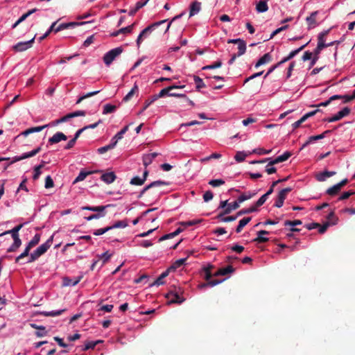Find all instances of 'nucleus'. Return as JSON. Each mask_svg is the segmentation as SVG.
I'll use <instances>...</instances> for the list:
<instances>
[{
	"label": "nucleus",
	"instance_id": "nucleus-1",
	"mask_svg": "<svg viewBox=\"0 0 355 355\" xmlns=\"http://www.w3.org/2000/svg\"><path fill=\"white\" fill-rule=\"evenodd\" d=\"M24 225V223L19 224V225L15 226L12 230L6 231L5 232H3L2 234V235L10 234L12 236V238L14 240L13 243L7 250L8 252H15L21 246V241L19 236V231L23 227Z\"/></svg>",
	"mask_w": 355,
	"mask_h": 355
},
{
	"label": "nucleus",
	"instance_id": "nucleus-2",
	"mask_svg": "<svg viewBox=\"0 0 355 355\" xmlns=\"http://www.w3.org/2000/svg\"><path fill=\"white\" fill-rule=\"evenodd\" d=\"M183 290L182 288L175 286L173 287L166 295L168 300V304H180L185 301V298L182 296Z\"/></svg>",
	"mask_w": 355,
	"mask_h": 355
},
{
	"label": "nucleus",
	"instance_id": "nucleus-3",
	"mask_svg": "<svg viewBox=\"0 0 355 355\" xmlns=\"http://www.w3.org/2000/svg\"><path fill=\"white\" fill-rule=\"evenodd\" d=\"M123 51L122 46L116 47L107 52L103 59L106 66H110L112 62Z\"/></svg>",
	"mask_w": 355,
	"mask_h": 355
},
{
	"label": "nucleus",
	"instance_id": "nucleus-4",
	"mask_svg": "<svg viewBox=\"0 0 355 355\" xmlns=\"http://www.w3.org/2000/svg\"><path fill=\"white\" fill-rule=\"evenodd\" d=\"M166 19L161 20L159 21L155 22L152 24L151 25L147 26L146 28H144L141 33L139 35L137 39V44L139 47L140 46V44L142 42V38L144 37H146L147 35L153 32L154 30H155L157 28H158L160 25L165 24L166 22Z\"/></svg>",
	"mask_w": 355,
	"mask_h": 355
},
{
	"label": "nucleus",
	"instance_id": "nucleus-5",
	"mask_svg": "<svg viewBox=\"0 0 355 355\" xmlns=\"http://www.w3.org/2000/svg\"><path fill=\"white\" fill-rule=\"evenodd\" d=\"M35 35L30 40L26 42H19L12 46V49L16 52L24 51L33 46L35 42Z\"/></svg>",
	"mask_w": 355,
	"mask_h": 355
},
{
	"label": "nucleus",
	"instance_id": "nucleus-6",
	"mask_svg": "<svg viewBox=\"0 0 355 355\" xmlns=\"http://www.w3.org/2000/svg\"><path fill=\"white\" fill-rule=\"evenodd\" d=\"M292 191L291 187H286L285 189H282L277 197L274 206L278 208H280L283 206L284 200L286 199L288 193Z\"/></svg>",
	"mask_w": 355,
	"mask_h": 355
},
{
	"label": "nucleus",
	"instance_id": "nucleus-7",
	"mask_svg": "<svg viewBox=\"0 0 355 355\" xmlns=\"http://www.w3.org/2000/svg\"><path fill=\"white\" fill-rule=\"evenodd\" d=\"M350 112H351L350 108H349L348 107H345L342 110L339 111L334 116H333L331 117H329V118H327V119H324V121H328L329 123L339 121L341 119H343V118L347 116V115H349Z\"/></svg>",
	"mask_w": 355,
	"mask_h": 355
},
{
	"label": "nucleus",
	"instance_id": "nucleus-8",
	"mask_svg": "<svg viewBox=\"0 0 355 355\" xmlns=\"http://www.w3.org/2000/svg\"><path fill=\"white\" fill-rule=\"evenodd\" d=\"M87 22L83 21V22H69V23H63L60 24L58 26H54V28L53 29V31L55 33H58L60 31L69 28H73L75 26L85 24Z\"/></svg>",
	"mask_w": 355,
	"mask_h": 355
},
{
	"label": "nucleus",
	"instance_id": "nucleus-9",
	"mask_svg": "<svg viewBox=\"0 0 355 355\" xmlns=\"http://www.w3.org/2000/svg\"><path fill=\"white\" fill-rule=\"evenodd\" d=\"M168 184L164 181H162V180H157V181H154L153 182H151L150 184H149L148 185L146 186L139 193V194L138 195L137 198H141L144 194L146 193V191H147L148 189L153 188V187H160V186H165V185H168Z\"/></svg>",
	"mask_w": 355,
	"mask_h": 355
},
{
	"label": "nucleus",
	"instance_id": "nucleus-10",
	"mask_svg": "<svg viewBox=\"0 0 355 355\" xmlns=\"http://www.w3.org/2000/svg\"><path fill=\"white\" fill-rule=\"evenodd\" d=\"M67 139V136L62 132H58L54 134L48 140V143L51 145L58 144L61 141H65Z\"/></svg>",
	"mask_w": 355,
	"mask_h": 355
},
{
	"label": "nucleus",
	"instance_id": "nucleus-11",
	"mask_svg": "<svg viewBox=\"0 0 355 355\" xmlns=\"http://www.w3.org/2000/svg\"><path fill=\"white\" fill-rule=\"evenodd\" d=\"M185 85H181V86H176V85H171L168 87L162 89L159 94L154 95V97L156 98V100H157L159 98H162L165 96L166 95L168 96V94H170V92L173 89H178V88H184Z\"/></svg>",
	"mask_w": 355,
	"mask_h": 355
},
{
	"label": "nucleus",
	"instance_id": "nucleus-12",
	"mask_svg": "<svg viewBox=\"0 0 355 355\" xmlns=\"http://www.w3.org/2000/svg\"><path fill=\"white\" fill-rule=\"evenodd\" d=\"M53 240V235H52L44 243L42 244L36 249V251L39 253V254L42 256L49 249L52 244Z\"/></svg>",
	"mask_w": 355,
	"mask_h": 355
},
{
	"label": "nucleus",
	"instance_id": "nucleus-13",
	"mask_svg": "<svg viewBox=\"0 0 355 355\" xmlns=\"http://www.w3.org/2000/svg\"><path fill=\"white\" fill-rule=\"evenodd\" d=\"M291 156V153L288 151L285 152L283 155L277 157L275 159L269 162L268 165H275L286 161Z\"/></svg>",
	"mask_w": 355,
	"mask_h": 355
},
{
	"label": "nucleus",
	"instance_id": "nucleus-14",
	"mask_svg": "<svg viewBox=\"0 0 355 355\" xmlns=\"http://www.w3.org/2000/svg\"><path fill=\"white\" fill-rule=\"evenodd\" d=\"M235 269L232 266H227L225 268L218 269L216 272L214 273V277L224 276L229 273L234 272Z\"/></svg>",
	"mask_w": 355,
	"mask_h": 355
},
{
	"label": "nucleus",
	"instance_id": "nucleus-15",
	"mask_svg": "<svg viewBox=\"0 0 355 355\" xmlns=\"http://www.w3.org/2000/svg\"><path fill=\"white\" fill-rule=\"evenodd\" d=\"M269 232L266 230H260L257 232V237L253 239V242L258 243H262L268 241V237L263 236V235H268Z\"/></svg>",
	"mask_w": 355,
	"mask_h": 355
},
{
	"label": "nucleus",
	"instance_id": "nucleus-16",
	"mask_svg": "<svg viewBox=\"0 0 355 355\" xmlns=\"http://www.w3.org/2000/svg\"><path fill=\"white\" fill-rule=\"evenodd\" d=\"M116 178V176L114 172L103 173L101 177V179L107 184L112 183Z\"/></svg>",
	"mask_w": 355,
	"mask_h": 355
},
{
	"label": "nucleus",
	"instance_id": "nucleus-17",
	"mask_svg": "<svg viewBox=\"0 0 355 355\" xmlns=\"http://www.w3.org/2000/svg\"><path fill=\"white\" fill-rule=\"evenodd\" d=\"M330 132H331V130H326L320 135L311 136L310 137H309V139L306 141V142L303 144L302 148L305 147L306 146L309 145V144H311L315 141L323 139L325 135L329 133Z\"/></svg>",
	"mask_w": 355,
	"mask_h": 355
},
{
	"label": "nucleus",
	"instance_id": "nucleus-18",
	"mask_svg": "<svg viewBox=\"0 0 355 355\" xmlns=\"http://www.w3.org/2000/svg\"><path fill=\"white\" fill-rule=\"evenodd\" d=\"M82 277H78L74 279H71L69 277H64L63 278V286H76V284H78L80 279H81Z\"/></svg>",
	"mask_w": 355,
	"mask_h": 355
},
{
	"label": "nucleus",
	"instance_id": "nucleus-19",
	"mask_svg": "<svg viewBox=\"0 0 355 355\" xmlns=\"http://www.w3.org/2000/svg\"><path fill=\"white\" fill-rule=\"evenodd\" d=\"M318 15V11L313 12L310 16L307 17L306 21L308 24V28L311 29L314 28L316 25V15Z\"/></svg>",
	"mask_w": 355,
	"mask_h": 355
},
{
	"label": "nucleus",
	"instance_id": "nucleus-20",
	"mask_svg": "<svg viewBox=\"0 0 355 355\" xmlns=\"http://www.w3.org/2000/svg\"><path fill=\"white\" fill-rule=\"evenodd\" d=\"M271 60H272L271 55L269 53H267L264 54L261 58H259V60L257 61V62L255 64V67L257 68V67H260L261 65L268 63L271 61Z\"/></svg>",
	"mask_w": 355,
	"mask_h": 355
},
{
	"label": "nucleus",
	"instance_id": "nucleus-21",
	"mask_svg": "<svg viewBox=\"0 0 355 355\" xmlns=\"http://www.w3.org/2000/svg\"><path fill=\"white\" fill-rule=\"evenodd\" d=\"M336 174L335 171H324L322 173L316 175V179L319 182H323L327 178L331 177Z\"/></svg>",
	"mask_w": 355,
	"mask_h": 355
},
{
	"label": "nucleus",
	"instance_id": "nucleus-22",
	"mask_svg": "<svg viewBox=\"0 0 355 355\" xmlns=\"http://www.w3.org/2000/svg\"><path fill=\"white\" fill-rule=\"evenodd\" d=\"M37 11L36 8L28 10L26 13L24 14L12 26V28H15L20 23L24 21L28 17Z\"/></svg>",
	"mask_w": 355,
	"mask_h": 355
},
{
	"label": "nucleus",
	"instance_id": "nucleus-23",
	"mask_svg": "<svg viewBox=\"0 0 355 355\" xmlns=\"http://www.w3.org/2000/svg\"><path fill=\"white\" fill-rule=\"evenodd\" d=\"M49 125V124H46V125H42V126H37V127L31 128H28V129L26 130L25 131H24L21 133V135H23L24 136H27V135H28L29 134H31V133L40 132L43 129H44L45 128L48 127Z\"/></svg>",
	"mask_w": 355,
	"mask_h": 355
},
{
	"label": "nucleus",
	"instance_id": "nucleus-24",
	"mask_svg": "<svg viewBox=\"0 0 355 355\" xmlns=\"http://www.w3.org/2000/svg\"><path fill=\"white\" fill-rule=\"evenodd\" d=\"M170 271H171V270H169V268H168L166 271L163 272L157 278V279L154 282V283L152 285L159 286V285L164 284V279L168 275Z\"/></svg>",
	"mask_w": 355,
	"mask_h": 355
},
{
	"label": "nucleus",
	"instance_id": "nucleus-25",
	"mask_svg": "<svg viewBox=\"0 0 355 355\" xmlns=\"http://www.w3.org/2000/svg\"><path fill=\"white\" fill-rule=\"evenodd\" d=\"M35 155H36V154L35 153L34 150H33L31 152L24 153L21 156H15L13 158V160L10 162V164H12L14 162H18V161H20V160H22V159H24L26 158L33 157Z\"/></svg>",
	"mask_w": 355,
	"mask_h": 355
},
{
	"label": "nucleus",
	"instance_id": "nucleus-26",
	"mask_svg": "<svg viewBox=\"0 0 355 355\" xmlns=\"http://www.w3.org/2000/svg\"><path fill=\"white\" fill-rule=\"evenodd\" d=\"M112 206V205H105V206H97V207H89V206H86V207H83L82 209H86V210H89V211H96V212H99V213H103L104 211V210L107 208V207H111Z\"/></svg>",
	"mask_w": 355,
	"mask_h": 355
},
{
	"label": "nucleus",
	"instance_id": "nucleus-27",
	"mask_svg": "<svg viewBox=\"0 0 355 355\" xmlns=\"http://www.w3.org/2000/svg\"><path fill=\"white\" fill-rule=\"evenodd\" d=\"M201 3L198 1L193 2L190 6L189 16L191 17L200 10Z\"/></svg>",
	"mask_w": 355,
	"mask_h": 355
},
{
	"label": "nucleus",
	"instance_id": "nucleus-28",
	"mask_svg": "<svg viewBox=\"0 0 355 355\" xmlns=\"http://www.w3.org/2000/svg\"><path fill=\"white\" fill-rule=\"evenodd\" d=\"M182 231H183V230L182 228L178 227L175 232L170 233V234H165L163 236H162L161 238H159V242L163 241L168 239H172V238L178 236Z\"/></svg>",
	"mask_w": 355,
	"mask_h": 355
},
{
	"label": "nucleus",
	"instance_id": "nucleus-29",
	"mask_svg": "<svg viewBox=\"0 0 355 355\" xmlns=\"http://www.w3.org/2000/svg\"><path fill=\"white\" fill-rule=\"evenodd\" d=\"M256 10L258 12H264L268 10L267 0L260 1L256 6Z\"/></svg>",
	"mask_w": 355,
	"mask_h": 355
},
{
	"label": "nucleus",
	"instance_id": "nucleus-30",
	"mask_svg": "<svg viewBox=\"0 0 355 355\" xmlns=\"http://www.w3.org/2000/svg\"><path fill=\"white\" fill-rule=\"evenodd\" d=\"M239 207V202L238 200L229 203L228 206L223 210V214H229L232 212V210L237 209Z\"/></svg>",
	"mask_w": 355,
	"mask_h": 355
},
{
	"label": "nucleus",
	"instance_id": "nucleus-31",
	"mask_svg": "<svg viewBox=\"0 0 355 355\" xmlns=\"http://www.w3.org/2000/svg\"><path fill=\"white\" fill-rule=\"evenodd\" d=\"M212 268H214V266L209 264L202 269L205 272V279L207 282L211 279L212 277H214V274L211 273Z\"/></svg>",
	"mask_w": 355,
	"mask_h": 355
},
{
	"label": "nucleus",
	"instance_id": "nucleus-32",
	"mask_svg": "<svg viewBox=\"0 0 355 355\" xmlns=\"http://www.w3.org/2000/svg\"><path fill=\"white\" fill-rule=\"evenodd\" d=\"M94 173V171H87V172L85 171H81L80 172V173L78 174V175L76 177V178L73 182V184H76L78 182L84 180L87 175H91Z\"/></svg>",
	"mask_w": 355,
	"mask_h": 355
},
{
	"label": "nucleus",
	"instance_id": "nucleus-33",
	"mask_svg": "<svg viewBox=\"0 0 355 355\" xmlns=\"http://www.w3.org/2000/svg\"><path fill=\"white\" fill-rule=\"evenodd\" d=\"M251 217H246L241 219L236 228V232L237 233L241 232L243 228L251 220Z\"/></svg>",
	"mask_w": 355,
	"mask_h": 355
},
{
	"label": "nucleus",
	"instance_id": "nucleus-34",
	"mask_svg": "<svg viewBox=\"0 0 355 355\" xmlns=\"http://www.w3.org/2000/svg\"><path fill=\"white\" fill-rule=\"evenodd\" d=\"M31 327L35 329L42 330V332H35V335L37 337H43L47 334V331L45 329L44 326H39L36 324H31Z\"/></svg>",
	"mask_w": 355,
	"mask_h": 355
},
{
	"label": "nucleus",
	"instance_id": "nucleus-35",
	"mask_svg": "<svg viewBox=\"0 0 355 355\" xmlns=\"http://www.w3.org/2000/svg\"><path fill=\"white\" fill-rule=\"evenodd\" d=\"M65 311H66V309H61V310H58V311H43L41 313V314L44 316H46V317H55V316L61 315Z\"/></svg>",
	"mask_w": 355,
	"mask_h": 355
},
{
	"label": "nucleus",
	"instance_id": "nucleus-36",
	"mask_svg": "<svg viewBox=\"0 0 355 355\" xmlns=\"http://www.w3.org/2000/svg\"><path fill=\"white\" fill-rule=\"evenodd\" d=\"M128 225L127 220H119L115 222L112 225L109 226L111 230L115 228H125Z\"/></svg>",
	"mask_w": 355,
	"mask_h": 355
},
{
	"label": "nucleus",
	"instance_id": "nucleus-37",
	"mask_svg": "<svg viewBox=\"0 0 355 355\" xmlns=\"http://www.w3.org/2000/svg\"><path fill=\"white\" fill-rule=\"evenodd\" d=\"M257 211V209L256 207L254 205H252L249 208L241 209L239 211L237 212L236 214H237V216L239 217L242 215L248 214H250V213H252V212H254Z\"/></svg>",
	"mask_w": 355,
	"mask_h": 355
},
{
	"label": "nucleus",
	"instance_id": "nucleus-38",
	"mask_svg": "<svg viewBox=\"0 0 355 355\" xmlns=\"http://www.w3.org/2000/svg\"><path fill=\"white\" fill-rule=\"evenodd\" d=\"M341 190V188H340V187L338 186V184L332 186L331 187L329 188L326 193L329 195V196H335L336 194H338L340 191Z\"/></svg>",
	"mask_w": 355,
	"mask_h": 355
},
{
	"label": "nucleus",
	"instance_id": "nucleus-39",
	"mask_svg": "<svg viewBox=\"0 0 355 355\" xmlns=\"http://www.w3.org/2000/svg\"><path fill=\"white\" fill-rule=\"evenodd\" d=\"M187 258H183L178 260H176L173 264L169 268L171 270H175L178 268H180L182 265H184L187 261Z\"/></svg>",
	"mask_w": 355,
	"mask_h": 355
},
{
	"label": "nucleus",
	"instance_id": "nucleus-40",
	"mask_svg": "<svg viewBox=\"0 0 355 355\" xmlns=\"http://www.w3.org/2000/svg\"><path fill=\"white\" fill-rule=\"evenodd\" d=\"M138 87L137 85H135L132 89L123 98V101L127 102L130 101L132 97L134 96L136 92H138Z\"/></svg>",
	"mask_w": 355,
	"mask_h": 355
},
{
	"label": "nucleus",
	"instance_id": "nucleus-41",
	"mask_svg": "<svg viewBox=\"0 0 355 355\" xmlns=\"http://www.w3.org/2000/svg\"><path fill=\"white\" fill-rule=\"evenodd\" d=\"M256 194V193H250V192H248V193H243L242 195H241L239 198H238V201L239 203H241L247 200H249L250 198H252L253 196H254Z\"/></svg>",
	"mask_w": 355,
	"mask_h": 355
},
{
	"label": "nucleus",
	"instance_id": "nucleus-42",
	"mask_svg": "<svg viewBox=\"0 0 355 355\" xmlns=\"http://www.w3.org/2000/svg\"><path fill=\"white\" fill-rule=\"evenodd\" d=\"M193 80L196 84V89L198 90H200V89L205 87V84L203 83L202 79L200 78L199 76H193Z\"/></svg>",
	"mask_w": 355,
	"mask_h": 355
},
{
	"label": "nucleus",
	"instance_id": "nucleus-43",
	"mask_svg": "<svg viewBox=\"0 0 355 355\" xmlns=\"http://www.w3.org/2000/svg\"><path fill=\"white\" fill-rule=\"evenodd\" d=\"M116 109V105H113L111 104H106L104 105L103 114H107L110 113L114 112Z\"/></svg>",
	"mask_w": 355,
	"mask_h": 355
},
{
	"label": "nucleus",
	"instance_id": "nucleus-44",
	"mask_svg": "<svg viewBox=\"0 0 355 355\" xmlns=\"http://www.w3.org/2000/svg\"><path fill=\"white\" fill-rule=\"evenodd\" d=\"M238 56H241L245 53L246 51V43L244 40H242L241 42L238 44Z\"/></svg>",
	"mask_w": 355,
	"mask_h": 355
},
{
	"label": "nucleus",
	"instance_id": "nucleus-45",
	"mask_svg": "<svg viewBox=\"0 0 355 355\" xmlns=\"http://www.w3.org/2000/svg\"><path fill=\"white\" fill-rule=\"evenodd\" d=\"M100 92L99 90L98 91H94V92H89L87 94H86L85 95H83L82 96H80L76 101V104H79L83 100L89 98V97H91V96H93L97 94H98Z\"/></svg>",
	"mask_w": 355,
	"mask_h": 355
},
{
	"label": "nucleus",
	"instance_id": "nucleus-46",
	"mask_svg": "<svg viewBox=\"0 0 355 355\" xmlns=\"http://www.w3.org/2000/svg\"><path fill=\"white\" fill-rule=\"evenodd\" d=\"M144 182H145V181L141 178H139V176H135V177L132 178L130 182V183L131 184L137 185V186H141V185L144 184Z\"/></svg>",
	"mask_w": 355,
	"mask_h": 355
},
{
	"label": "nucleus",
	"instance_id": "nucleus-47",
	"mask_svg": "<svg viewBox=\"0 0 355 355\" xmlns=\"http://www.w3.org/2000/svg\"><path fill=\"white\" fill-rule=\"evenodd\" d=\"M328 222L330 223V225H336L338 221V218L336 216L334 211H331L327 216Z\"/></svg>",
	"mask_w": 355,
	"mask_h": 355
},
{
	"label": "nucleus",
	"instance_id": "nucleus-48",
	"mask_svg": "<svg viewBox=\"0 0 355 355\" xmlns=\"http://www.w3.org/2000/svg\"><path fill=\"white\" fill-rule=\"evenodd\" d=\"M222 66V62L220 60H218L210 65L205 66L202 68V70H207V69H214L219 68Z\"/></svg>",
	"mask_w": 355,
	"mask_h": 355
},
{
	"label": "nucleus",
	"instance_id": "nucleus-49",
	"mask_svg": "<svg viewBox=\"0 0 355 355\" xmlns=\"http://www.w3.org/2000/svg\"><path fill=\"white\" fill-rule=\"evenodd\" d=\"M72 119V116H71V113H69L67 114V115L61 117L60 119L53 121L52 123L53 125H58L59 123H64V122H66L67 121H68L69 119Z\"/></svg>",
	"mask_w": 355,
	"mask_h": 355
},
{
	"label": "nucleus",
	"instance_id": "nucleus-50",
	"mask_svg": "<svg viewBox=\"0 0 355 355\" xmlns=\"http://www.w3.org/2000/svg\"><path fill=\"white\" fill-rule=\"evenodd\" d=\"M225 184V181L222 179L211 180L209 184L213 187H217Z\"/></svg>",
	"mask_w": 355,
	"mask_h": 355
},
{
	"label": "nucleus",
	"instance_id": "nucleus-51",
	"mask_svg": "<svg viewBox=\"0 0 355 355\" xmlns=\"http://www.w3.org/2000/svg\"><path fill=\"white\" fill-rule=\"evenodd\" d=\"M156 101V98L154 97V96H151L150 98L146 100L144 103V106L142 108V110L139 112V114H141L144 110H146L150 105H151L154 101Z\"/></svg>",
	"mask_w": 355,
	"mask_h": 355
},
{
	"label": "nucleus",
	"instance_id": "nucleus-52",
	"mask_svg": "<svg viewBox=\"0 0 355 355\" xmlns=\"http://www.w3.org/2000/svg\"><path fill=\"white\" fill-rule=\"evenodd\" d=\"M246 156L247 155L245 153L239 151L236 153L234 159L236 162H241L245 160Z\"/></svg>",
	"mask_w": 355,
	"mask_h": 355
},
{
	"label": "nucleus",
	"instance_id": "nucleus-53",
	"mask_svg": "<svg viewBox=\"0 0 355 355\" xmlns=\"http://www.w3.org/2000/svg\"><path fill=\"white\" fill-rule=\"evenodd\" d=\"M309 42H308L306 44L302 45L297 49L291 51L288 55V58H290L291 60L294 56H295L297 53H299L301 51H302L305 48V46L309 44Z\"/></svg>",
	"mask_w": 355,
	"mask_h": 355
},
{
	"label": "nucleus",
	"instance_id": "nucleus-54",
	"mask_svg": "<svg viewBox=\"0 0 355 355\" xmlns=\"http://www.w3.org/2000/svg\"><path fill=\"white\" fill-rule=\"evenodd\" d=\"M56 24L57 21L53 22L50 26L49 29L46 32V33H44L42 36L39 37L38 40L40 42H41L43 40L48 37L50 33L53 31V29L54 28V26H56Z\"/></svg>",
	"mask_w": 355,
	"mask_h": 355
},
{
	"label": "nucleus",
	"instance_id": "nucleus-55",
	"mask_svg": "<svg viewBox=\"0 0 355 355\" xmlns=\"http://www.w3.org/2000/svg\"><path fill=\"white\" fill-rule=\"evenodd\" d=\"M221 157H222L221 154L218 153H214L207 157L202 158L200 161L202 162H208L211 159H220Z\"/></svg>",
	"mask_w": 355,
	"mask_h": 355
},
{
	"label": "nucleus",
	"instance_id": "nucleus-56",
	"mask_svg": "<svg viewBox=\"0 0 355 355\" xmlns=\"http://www.w3.org/2000/svg\"><path fill=\"white\" fill-rule=\"evenodd\" d=\"M268 196H266V194H263L257 202L254 205L256 208L257 209L259 207H261V205H263L265 202L267 200Z\"/></svg>",
	"mask_w": 355,
	"mask_h": 355
},
{
	"label": "nucleus",
	"instance_id": "nucleus-57",
	"mask_svg": "<svg viewBox=\"0 0 355 355\" xmlns=\"http://www.w3.org/2000/svg\"><path fill=\"white\" fill-rule=\"evenodd\" d=\"M110 230H111V227H109V226H107L104 228H101V229L94 230L93 234L96 236H100V235H102V234L109 232Z\"/></svg>",
	"mask_w": 355,
	"mask_h": 355
},
{
	"label": "nucleus",
	"instance_id": "nucleus-58",
	"mask_svg": "<svg viewBox=\"0 0 355 355\" xmlns=\"http://www.w3.org/2000/svg\"><path fill=\"white\" fill-rule=\"evenodd\" d=\"M135 25V23H133L132 24L126 26L125 28H122L119 30V32H121V34H127L130 33L132 31L133 27Z\"/></svg>",
	"mask_w": 355,
	"mask_h": 355
},
{
	"label": "nucleus",
	"instance_id": "nucleus-59",
	"mask_svg": "<svg viewBox=\"0 0 355 355\" xmlns=\"http://www.w3.org/2000/svg\"><path fill=\"white\" fill-rule=\"evenodd\" d=\"M41 168H42V166H36L34 168V174L33 176V178L34 180H36L39 178L40 175H41Z\"/></svg>",
	"mask_w": 355,
	"mask_h": 355
},
{
	"label": "nucleus",
	"instance_id": "nucleus-60",
	"mask_svg": "<svg viewBox=\"0 0 355 355\" xmlns=\"http://www.w3.org/2000/svg\"><path fill=\"white\" fill-rule=\"evenodd\" d=\"M53 186H54V183H53V179L51 178V177L50 175H48L45 178V185H44L45 188L50 189V188L53 187Z\"/></svg>",
	"mask_w": 355,
	"mask_h": 355
},
{
	"label": "nucleus",
	"instance_id": "nucleus-61",
	"mask_svg": "<svg viewBox=\"0 0 355 355\" xmlns=\"http://www.w3.org/2000/svg\"><path fill=\"white\" fill-rule=\"evenodd\" d=\"M97 344H98V342L89 341L85 343V347L83 349V350L87 351L90 349H94L96 346Z\"/></svg>",
	"mask_w": 355,
	"mask_h": 355
},
{
	"label": "nucleus",
	"instance_id": "nucleus-62",
	"mask_svg": "<svg viewBox=\"0 0 355 355\" xmlns=\"http://www.w3.org/2000/svg\"><path fill=\"white\" fill-rule=\"evenodd\" d=\"M112 149H113V145L109 144L108 145L98 148L97 151L99 154H103Z\"/></svg>",
	"mask_w": 355,
	"mask_h": 355
},
{
	"label": "nucleus",
	"instance_id": "nucleus-63",
	"mask_svg": "<svg viewBox=\"0 0 355 355\" xmlns=\"http://www.w3.org/2000/svg\"><path fill=\"white\" fill-rule=\"evenodd\" d=\"M302 223V222L300 220H286L284 222V225L294 227V226H296L298 225H301Z\"/></svg>",
	"mask_w": 355,
	"mask_h": 355
},
{
	"label": "nucleus",
	"instance_id": "nucleus-64",
	"mask_svg": "<svg viewBox=\"0 0 355 355\" xmlns=\"http://www.w3.org/2000/svg\"><path fill=\"white\" fill-rule=\"evenodd\" d=\"M355 193L353 191H348L346 192H344L338 198L339 200H344L347 198H349L351 196L354 195Z\"/></svg>",
	"mask_w": 355,
	"mask_h": 355
}]
</instances>
